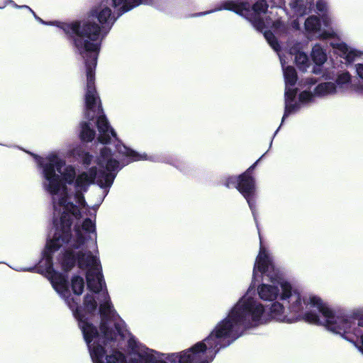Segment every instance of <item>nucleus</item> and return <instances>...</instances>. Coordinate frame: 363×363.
Returning a JSON list of instances; mask_svg holds the SVG:
<instances>
[{"instance_id": "nucleus-25", "label": "nucleus", "mask_w": 363, "mask_h": 363, "mask_svg": "<svg viewBox=\"0 0 363 363\" xmlns=\"http://www.w3.org/2000/svg\"><path fill=\"white\" fill-rule=\"evenodd\" d=\"M9 3L13 5V7L15 8H17V9H27L29 10V9H30L29 6H26V5H23V6H18L17 4H16L13 1H9Z\"/></svg>"}, {"instance_id": "nucleus-27", "label": "nucleus", "mask_w": 363, "mask_h": 363, "mask_svg": "<svg viewBox=\"0 0 363 363\" xmlns=\"http://www.w3.org/2000/svg\"><path fill=\"white\" fill-rule=\"evenodd\" d=\"M278 130H279V128H278L277 130H276V132H275V133H274V135L277 134V133L278 132Z\"/></svg>"}, {"instance_id": "nucleus-23", "label": "nucleus", "mask_w": 363, "mask_h": 363, "mask_svg": "<svg viewBox=\"0 0 363 363\" xmlns=\"http://www.w3.org/2000/svg\"><path fill=\"white\" fill-rule=\"evenodd\" d=\"M272 3V9L273 7L278 8L280 11L284 12V9L281 8L282 5L284 4V0H270Z\"/></svg>"}, {"instance_id": "nucleus-13", "label": "nucleus", "mask_w": 363, "mask_h": 363, "mask_svg": "<svg viewBox=\"0 0 363 363\" xmlns=\"http://www.w3.org/2000/svg\"><path fill=\"white\" fill-rule=\"evenodd\" d=\"M316 81L313 78L306 79L303 84V88L306 89L299 94L300 106L313 101L315 96L322 97L337 92L335 84L331 82L320 83L313 89V91H311V86Z\"/></svg>"}, {"instance_id": "nucleus-11", "label": "nucleus", "mask_w": 363, "mask_h": 363, "mask_svg": "<svg viewBox=\"0 0 363 363\" xmlns=\"http://www.w3.org/2000/svg\"><path fill=\"white\" fill-rule=\"evenodd\" d=\"M277 52L279 57L280 62L282 66L284 82H285V111L282 118L281 123L284 122V119L288 117L290 114L294 113L298 111L300 108L299 100H296L297 89L293 88L297 81V74L294 67L291 66L284 67L285 60L284 57L279 52Z\"/></svg>"}, {"instance_id": "nucleus-22", "label": "nucleus", "mask_w": 363, "mask_h": 363, "mask_svg": "<svg viewBox=\"0 0 363 363\" xmlns=\"http://www.w3.org/2000/svg\"><path fill=\"white\" fill-rule=\"evenodd\" d=\"M94 157L89 152H84L82 155V161L84 165H90L92 163Z\"/></svg>"}, {"instance_id": "nucleus-16", "label": "nucleus", "mask_w": 363, "mask_h": 363, "mask_svg": "<svg viewBox=\"0 0 363 363\" xmlns=\"http://www.w3.org/2000/svg\"><path fill=\"white\" fill-rule=\"evenodd\" d=\"M331 46L349 62L353 61L359 55V52L357 50L348 46L343 42L332 43Z\"/></svg>"}, {"instance_id": "nucleus-6", "label": "nucleus", "mask_w": 363, "mask_h": 363, "mask_svg": "<svg viewBox=\"0 0 363 363\" xmlns=\"http://www.w3.org/2000/svg\"><path fill=\"white\" fill-rule=\"evenodd\" d=\"M250 7V4L247 1L227 0L221 2L219 6L214 9L196 13L194 16H202L222 10L233 11L249 21L257 30L263 33L267 43L277 52L279 44L277 38L271 31L264 29L270 27L274 32L281 34L286 31L287 26L279 19L274 20L267 15L269 6L265 0H258L252 6V10Z\"/></svg>"}, {"instance_id": "nucleus-18", "label": "nucleus", "mask_w": 363, "mask_h": 363, "mask_svg": "<svg viewBox=\"0 0 363 363\" xmlns=\"http://www.w3.org/2000/svg\"><path fill=\"white\" fill-rule=\"evenodd\" d=\"M311 57L316 65L320 66L326 62L327 54L320 44H315L312 49Z\"/></svg>"}, {"instance_id": "nucleus-3", "label": "nucleus", "mask_w": 363, "mask_h": 363, "mask_svg": "<svg viewBox=\"0 0 363 363\" xmlns=\"http://www.w3.org/2000/svg\"><path fill=\"white\" fill-rule=\"evenodd\" d=\"M259 277L268 282L257 286V294L262 301L272 303L268 310L273 320L291 323L303 318L310 323L323 325L339 333H342L343 329L334 322L335 320L340 321V323L346 321L345 325L349 323L350 319L335 315L333 308L320 297L303 294L294 288L282 277L270 254L262 245L253 268L252 281L250 286L251 291L256 287V281H259Z\"/></svg>"}, {"instance_id": "nucleus-8", "label": "nucleus", "mask_w": 363, "mask_h": 363, "mask_svg": "<svg viewBox=\"0 0 363 363\" xmlns=\"http://www.w3.org/2000/svg\"><path fill=\"white\" fill-rule=\"evenodd\" d=\"M155 0H102L99 4L93 6L89 12L88 18L77 23L90 21L100 28L101 42L107 33L102 29L113 26L116 19L125 12L129 11L140 4L153 5Z\"/></svg>"}, {"instance_id": "nucleus-2", "label": "nucleus", "mask_w": 363, "mask_h": 363, "mask_svg": "<svg viewBox=\"0 0 363 363\" xmlns=\"http://www.w3.org/2000/svg\"><path fill=\"white\" fill-rule=\"evenodd\" d=\"M96 64L97 60L94 64L90 63L86 66L85 121L80 124V138L85 142H91L94 139L96 132L92 124L94 122L99 132L97 141L103 145L109 144L113 137L115 139V150L113 151L110 147H102L95 160L100 169L98 170L96 167H91L78 175L73 166L66 164L65 161L55 152L49 153L45 157L35 155L41 170L43 189L51 196L52 206L57 211L76 209L74 203L86 206L84 194L91 184H96L105 189L107 194L118 173L125 166L140 160H154L152 157L126 146L118 138L116 131L110 125L95 88Z\"/></svg>"}, {"instance_id": "nucleus-4", "label": "nucleus", "mask_w": 363, "mask_h": 363, "mask_svg": "<svg viewBox=\"0 0 363 363\" xmlns=\"http://www.w3.org/2000/svg\"><path fill=\"white\" fill-rule=\"evenodd\" d=\"M79 328L93 363H167L164 359L179 362V358L171 359L176 353H161L139 342L126 331L125 323L120 333L114 325L107 326V335L83 319L79 320Z\"/></svg>"}, {"instance_id": "nucleus-9", "label": "nucleus", "mask_w": 363, "mask_h": 363, "mask_svg": "<svg viewBox=\"0 0 363 363\" xmlns=\"http://www.w3.org/2000/svg\"><path fill=\"white\" fill-rule=\"evenodd\" d=\"M239 323L245 330L258 327L273 320L267 313L264 305L255 297L251 296V289L231 309Z\"/></svg>"}, {"instance_id": "nucleus-14", "label": "nucleus", "mask_w": 363, "mask_h": 363, "mask_svg": "<svg viewBox=\"0 0 363 363\" xmlns=\"http://www.w3.org/2000/svg\"><path fill=\"white\" fill-rule=\"evenodd\" d=\"M304 26L307 33L318 34L319 38L321 39L332 38L335 35V33L333 30H320V21L316 16H311L308 17L305 21Z\"/></svg>"}, {"instance_id": "nucleus-19", "label": "nucleus", "mask_w": 363, "mask_h": 363, "mask_svg": "<svg viewBox=\"0 0 363 363\" xmlns=\"http://www.w3.org/2000/svg\"><path fill=\"white\" fill-rule=\"evenodd\" d=\"M335 84L337 86V91H344L348 89L351 85V75L348 72L339 73Z\"/></svg>"}, {"instance_id": "nucleus-17", "label": "nucleus", "mask_w": 363, "mask_h": 363, "mask_svg": "<svg viewBox=\"0 0 363 363\" xmlns=\"http://www.w3.org/2000/svg\"><path fill=\"white\" fill-rule=\"evenodd\" d=\"M289 54L294 55V60L301 69L305 70L308 67L309 60L308 55L301 50L300 43H297L294 47L290 48Z\"/></svg>"}, {"instance_id": "nucleus-24", "label": "nucleus", "mask_w": 363, "mask_h": 363, "mask_svg": "<svg viewBox=\"0 0 363 363\" xmlns=\"http://www.w3.org/2000/svg\"><path fill=\"white\" fill-rule=\"evenodd\" d=\"M356 72L357 75L363 79V64L356 65Z\"/></svg>"}, {"instance_id": "nucleus-12", "label": "nucleus", "mask_w": 363, "mask_h": 363, "mask_svg": "<svg viewBox=\"0 0 363 363\" xmlns=\"http://www.w3.org/2000/svg\"><path fill=\"white\" fill-rule=\"evenodd\" d=\"M257 160L250 166L246 172L239 177L230 176L223 179V185L227 188H236L246 199L252 215L255 216V202L252 199L255 191V179L251 176L252 171L255 169Z\"/></svg>"}, {"instance_id": "nucleus-15", "label": "nucleus", "mask_w": 363, "mask_h": 363, "mask_svg": "<svg viewBox=\"0 0 363 363\" xmlns=\"http://www.w3.org/2000/svg\"><path fill=\"white\" fill-rule=\"evenodd\" d=\"M313 0H291L289 4L293 16H303L312 10Z\"/></svg>"}, {"instance_id": "nucleus-1", "label": "nucleus", "mask_w": 363, "mask_h": 363, "mask_svg": "<svg viewBox=\"0 0 363 363\" xmlns=\"http://www.w3.org/2000/svg\"><path fill=\"white\" fill-rule=\"evenodd\" d=\"M57 211L53 207L55 233L47 242L39 261L38 272L47 277L55 291L65 299L79 325L83 319L94 326V317L100 318V331L114 325L121 332L124 321L113 308L107 293L97 256L95 223L86 218L82 225L76 224L71 232L73 220H79L83 209Z\"/></svg>"}, {"instance_id": "nucleus-5", "label": "nucleus", "mask_w": 363, "mask_h": 363, "mask_svg": "<svg viewBox=\"0 0 363 363\" xmlns=\"http://www.w3.org/2000/svg\"><path fill=\"white\" fill-rule=\"evenodd\" d=\"M244 331L243 326L230 310L227 317L218 322L204 340L181 354H172L171 359L179 358V363H211L220 350L230 346Z\"/></svg>"}, {"instance_id": "nucleus-10", "label": "nucleus", "mask_w": 363, "mask_h": 363, "mask_svg": "<svg viewBox=\"0 0 363 363\" xmlns=\"http://www.w3.org/2000/svg\"><path fill=\"white\" fill-rule=\"evenodd\" d=\"M334 314L340 316L347 318L350 319L347 325H345L346 321H342L340 323L337 320H335V323L338 326L342 328L343 333H339L338 331L333 330L330 328H327L328 330L339 335L344 340L351 342L356 348H357L363 354V308L354 309L349 313H345L333 309Z\"/></svg>"}, {"instance_id": "nucleus-26", "label": "nucleus", "mask_w": 363, "mask_h": 363, "mask_svg": "<svg viewBox=\"0 0 363 363\" xmlns=\"http://www.w3.org/2000/svg\"><path fill=\"white\" fill-rule=\"evenodd\" d=\"M292 26L296 30L299 29L298 22L297 21H294V22L292 23Z\"/></svg>"}, {"instance_id": "nucleus-21", "label": "nucleus", "mask_w": 363, "mask_h": 363, "mask_svg": "<svg viewBox=\"0 0 363 363\" xmlns=\"http://www.w3.org/2000/svg\"><path fill=\"white\" fill-rule=\"evenodd\" d=\"M315 6L318 11L323 13L328 11V4L326 0H318Z\"/></svg>"}, {"instance_id": "nucleus-7", "label": "nucleus", "mask_w": 363, "mask_h": 363, "mask_svg": "<svg viewBox=\"0 0 363 363\" xmlns=\"http://www.w3.org/2000/svg\"><path fill=\"white\" fill-rule=\"evenodd\" d=\"M35 18L42 24L56 26L72 38L76 52L84 59L85 66L95 63L100 51V28L90 21L82 23L45 22L29 9Z\"/></svg>"}, {"instance_id": "nucleus-20", "label": "nucleus", "mask_w": 363, "mask_h": 363, "mask_svg": "<svg viewBox=\"0 0 363 363\" xmlns=\"http://www.w3.org/2000/svg\"><path fill=\"white\" fill-rule=\"evenodd\" d=\"M71 286L73 293L75 295H81L84 289V279L78 275H75L71 280Z\"/></svg>"}]
</instances>
